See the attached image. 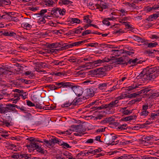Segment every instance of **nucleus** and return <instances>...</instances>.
Here are the masks:
<instances>
[{
    "label": "nucleus",
    "instance_id": "1",
    "mask_svg": "<svg viewBox=\"0 0 159 159\" xmlns=\"http://www.w3.org/2000/svg\"><path fill=\"white\" fill-rule=\"evenodd\" d=\"M146 70L147 71L146 73L142 72L137 76L136 78L141 79L143 81H152L159 75V66L148 67Z\"/></svg>",
    "mask_w": 159,
    "mask_h": 159
},
{
    "label": "nucleus",
    "instance_id": "2",
    "mask_svg": "<svg viewBox=\"0 0 159 159\" xmlns=\"http://www.w3.org/2000/svg\"><path fill=\"white\" fill-rule=\"evenodd\" d=\"M119 102L118 100H116L114 101L111 102L108 104H105L104 106L105 109L100 111L101 114L99 116H98L96 117L97 118L101 119V117L104 116L106 114H111L114 113V111L113 108L118 106L117 104Z\"/></svg>",
    "mask_w": 159,
    "mask_h": 159
},
{
    "label": "nucleus",
    "instance_id": "3",
    "mask_svg": "<svg viewBox=\"0 0 159 159\" xmlns=\"http://www.w3.org/2000/svg\"><path fill=\"white\" fill-rule=\"evenodd\" d=\"M117 137L111 134H107L106 136L104 139V143L107 145H114L118 144L119 142L116 141L115 140L116 139Z\"/></svg>",
    "mask_w": 159,
    "mask_h": 159
},
{
    "label": "nucleus",
    "instance_id": "4",
    "mask_svg": "<svg viewBox=\"0 0 159 159\" xmlns=\"http://www.w3.org/2000/svg\"><path fill=\"white\" fill-rule=\"evenodd\" d=\"M66 10L64 8H61L59 7H54L51 11L52 14L53 16L58 18L59 16H63L65 15Z\"/></svg>",
    "mask_w": 159,
    "mask_h": 159
},
{
    "label": "nucleus",
    "instance_id": "5",
    "mask_svg": "<svg viewBox=\"0 0 159 159\" xmlns=\"http://www.w3.org/2000/svg\"><path fill=\"white\" fill-rule=\"evenodd\" d=\"M84 42L85 41H80L72 43H64L62 47L61 48V50H64L72 48L74 46L80 45L82 43H84Z\"/></svg>",
    "mask_w": 159,
    "mask_h": 159
},
{
    "label": "nucleus",
    "instance_id": "6",
    "mask_svg": "<svg viewBox=\"0 0 159 159\" xmlns=\"http://www.w3.org/2000/svg\"><path fill=\"white\" fill-rule=\"evenodd\" d=\"M112 51L114 52V53H117L118 55H120V54L123 53V57L126 58V57H129L128 56L132 55L134 54V52L130 51H126V50H123L122 49L120 50H113Z\"/></svg>",
    "mask_w": 159,
    "mask_h": 159
},
{
    "label": "nucleus",
    "instance_id": "7",
    "mask_svg": "<svg viewBox=\"0 0 159 159\" xmlns=\"http://www.w3.org/2000/svg\"><path fill=\"white\" fill-rule=\"evenodd\" d=\"M71 83V87H70V88L72 89L76 96L79 97L81 96L83 93L82 88L80 86H74Z\"/></svg>",
    "mask_w": 159,
    "mask_h": 159
},
{
    "label": "nucleus",
    "instance_id": "8",
    "mask_svg": "<svg viewBox=\"0 0 159 159\" xmlns=\"http://www.w3.org/2000/svg\"><path fill=\"white\" fill-rule=\"evenodd\" d=\"M55 84L56 85L57 89L63 88H69L71 87V83L69 82H55Z\"/></svg>",
    "mask_w": 159,
    "mask_h": 159
},
{
    "label": "nucleus",
    "instance_id": "9",
    "mask_svg": "<svg viewBox=\"0 0 159 159\" xmlns=\"http://www.w3.org/2000/svg\"><path fill=\"white\" fill-rule=\"evenodd\" d=\"M148 108V105L143 106L141 111L139 113V115L141 116L143 118H145L148 115L149 112L147 110Z\"/></svg>",
    "mask_w": 159,
    "mask_h": 159
},
{
    "label": "nucleus",
    "instance_id": "10",
    "mask_svg": "<svg viewBox=\"0 0 159 159\" xmlns=\"http://www.w3.org/2000/svg\"><path fill=\"white\" fill-rule=\"evenodd\" d=\"M57 1V0H45L43 1V3L44 6L53 7Z\"/></svg>",
    "mask_w": 159,
    "mask_h": 159
},
{
    "label": "nucleus",
    "instance_id": "11",
    "mask_svg": "<svg viewBox=\"0 0 159 159\" xmlns=\"http://www.w3.org/2000/svg\"><path fill=\"white\" fill-rule=\"evenodd\" d=\"M94 88H90L87 89H86L85 95L86 97L89 98V97H92L94 95Z\"/></svg>",
    "mask_w": 159,
    "mask_h": 159
},
{
    "label": "nucleus",
    "instance_id": "12",
    "mask_svg": "<svg viewBox=\"0 0 159 159\" xmlns=\"http://www.w3.org/2000/svg\"><path fill=\"white\" fill-rule=\"evenodd\" d=\"M128 57H126L125 58L122 57L116 59V64H123L127 65V61L128 60Z\"/></svg>",
    "mask_w": 159,
    "mask_h": 159
},
{
    "label": "nucleus",
    "instance_id": "13",
    "mask_svg": "<svg viewBox=\"0 0 159 159\" xmlns=\"http://www.w3.org/2000/svg\"><path fill=\"white\" fill-rule=\"evenodd\" d=\"M109 86V84L107 83H101L98 84V88L99 90H101L102 92H107V90H106V89Z\"/></svg>",
    "mask_w": 159,
    "mask_h": 159
},
{
    "label": "nucleus",
    "instance_id": "14",
    "mask_svg": "<svg viewBox=\"0 0 159 159\" xmlns=\"http://www.w3.org/2000/svg\"><path fill=\"white\" fill-rule=\"evenodd\" d=\"M86 98L84 97H83V98L76 97L72 101V104L73 106L80 105L83 102V100H85Z\"/></svg>",
    "mask_w": 159,
    "mask_h": 159
},
{
    "label": "nucleus",
    "instance_id": "15",
    "mask_svg": "<svg viewBox=\"0 0 159 159\" xmlns=\"http://www.w3.org/2000/svg\"><path fill=\"white\" fill-rule=\"evenodd\" d=\"M12 119L11 116H7L5 120H3V125L9 127L12 125V122H11Z\"/></svg>",
    "mask_w": 159,
    "mask_h": 159
},
{
    "label": "nucleus",
    "instance_id": "16",
    "mask_svg": "<svg viewBox=\"0 0 159 159\" xmlns=\"http://www.w3.org/2000/svg\"><path fill=\"white\" fill-rule=\"evenodd\" d=\"M10 110V108L7 107H4L2 104H0V113L5 114Z\"/></svg>",
    "mask_w": 159,
    "mask_h": 159
},
{
    "label": "nucleus",
    "instance_id": "17",
    "mask_svg": "<svg viewBox=\"0 0 159 159\" xmlns=\"http://www.w3.org/2000/svg\"><path fill=\"white\" fill-rule=\"evenodd\" d=\"M102 63V61L101 59H98L93 61L92 62H89V64L90 65H92L93 67L100 66Z\"/></svg>",
    "mask_w": 159,
    "mask_h": 159
},
{
    "label": "nucleus",
    "instance_id": "18",
    "mask_svg": "<svg viewBox=\"0 0 159 159\" xmlns=\"http://www.w3.org/2000/svg\"><path fill=\"white\" fill-rule=\"evenodd\" d=\"M14 93L12 94V97H13L15 98H20V90L16 89L12 90Z\"/></svg>",
    "mask_w": 159,
    "mask_h": 159
},
{
    "label": "nucleus",
    "instance_id": "19",
    "mask_svg": "<svg viewBox=\"0 0 159 159\" xmlns=\"http://www.w3.org/2000/svg\"><path fill=\"white\" fill-rule=\"evenodd\" d=\"M5 13V15H2V19L10 20L11 16H13L15 14V13L13 12H6Z\"/></svg>",
    "mask_w": 159,
    "mask_h": 159
},
{
    "label": "nucleus",
    "instance_id": "20",
    "mask_svg": "<svg viewBox=\"0 0 159 159\" xmlns=\"http://www.w3.org/2000/svg\"><path fill=\"white\" fill-rule=\"evenodd\" d=\"M128 60L127 61V65L128 64H132V65H134L139 63L138 61L139 59L137 58L135 59H129L128 57Z\"/></svg>",
    "mask_w": 159,
    "mask_h": 159
},
{
    "label": "nucleus",
    "instance_id": "21",
    "mask_svg": "<svg viewBox=\"0 0 159 159\" xmlns=\"http://www.w3.org/2000/svg\"><path fill=\"white\" fill-rule=\"evenodd\" d=\"M68 22L72 24L75 23L79 24L80 23V20L77 18H70L68 20Z\"/></svg>",
    "mask_w": 159,
    "mask_h": 159
},
{
    "label": "nucleus",
    "instance_id": "22",
    "mask_svg": "<svg viewBox=\"0 0 159 159\" xmlns=\"http://www.w3.org/2000/svg\"><path fill=\"white\" fill-rule=\"evenodd\" d=\"M132 38L134 40L137 41L138 43H143L145 42V39L144 38L139 37L137 36L134 35Z\"/></svg>",
    "mask_w": 159,
    "mask_h": 159
},
{
    "label": "nucleus",
    "instance_id": "23",
    "mask_svg": "<svg viewBox=\"0 0 159 159\" xmlns=\"http://www.w3.org/2000/svg\"><path fill=\"white\" fill-rule=\"evenodd\" d=\"M3 34L4 36L12 37L14 38H16V33L13 31L5 32Z\"/></svg>",
    "mask_w": 159,
    "mask_h": 159
},
{
    "label": "nucleus",
    "instance_id": "24",
    "mask_svg": "<svg viewBox=\"0 0 159 159\" xmlns=\"http://www.w3.org/2000/svg\"><path fill=\"white\" fill-rule=\"evenodd\" d=\"M50 64L53 66L54 65H60L62 66L65 65L63 61H60L59 60H54L53 61H52Z\"/></svg>",
    "mask_w": 159,
    "mask_h": 159
},
{
    "label": "nucleus",
    "instance_id": "25",
    "mask_svg": "<svg viewBox=\"0 0 159 159\" xmlns=\"http://www.w3.org/2000/svg\"><path fill=\"white\" fill-rule=\"evenodd\" d=\"M63 155L68 159H80V158H73L72 155L69 152L65 151L63 152Z\"/></svg>",
    "mask_w": 159,
    "mask_h": 159
},
{
    "label": "nucleus",
    "instance_id": "26",
    "mask_svg": "<svg viewBox=\"0 0 159 159\" xmlns=\"http://www.w3.org/2000/svg\"><path fill=\"white\" fill-rule=\"evenodd\" d=\"M73 2L69 0H60L59 3L61 5H70Z\"/></svg>",
    "mask_w": 159,
    "mask_h": 159
},
{
    "label": "nucleus",
    "instance_id": "27",
    "mask_svg": "<svg viewBox=\"0 0 159 159\" xmlns=\"http://www.w3.org/2000/svg\"><path fill=\"white\" fill-rule=\"evenodd\" d=\"M120 111L124 115H129L132 112V110H128L127 107L122 108L121 109Z\"/></svg>",
    "mask_w": 159,
    "mask_h": 159
},
{
    "label": "nucleus",
    "instance_id": "28",
    "mask_svg": "<svg viewBox=\"0 0 159 159\" xmlns=\"http://www.w3.org/2000/svg\"><path fill=\"white\" fill-rule=\"evenodd\" d=\"M21 25L22 27L27 30H30L32 28V25L28 23L23 22Z\"/></svg>",
    "mask_w": 159,
    "mask_h": 159
},
{
    "label": "nucleus",
    "instance_id": "29",
    "mask_svg": "<svg viewBox=\"0 0 159 159\" xmlns=\"http://www.w3.org/2000/svg\"><path fill=\"white\" fill-rule=\"evenodd\" d=\"M38 142H39L40 143H43L48 146H53L52 143V142L51 141V139L49 140H46V139H43V141H42L38 140Z\"/></svg>",
    "mask_w": 159,
    "mask_h": 159
},
{
    "label": "nucleus",
    "instance_id": "30",
    "mask_svg": "<svg viewBox=\"0 0 159 159\" xmlns=\"http://www.w3.org/2000/svg\"><path fill=\"white\" fill-rule=\"evenodd\" d=\"M53 146L54 145L55 143H57L58 144L60 145L61 141L60 139H58L57 138L53 137V138L51 139Z\"/></svg>",
    "mask_w": 159,
    "mask_h": 159
},
{
    "label": "nucleus",
    "instance_id": "31",
    "mask_svg": "<svg viewBox=\"0 0 159 159\" xmlns=\"http://www.w3.org/2000/svg\"><path fill=\"white\" fill-rule=\"evenodd\" d=\"M38 141L34 140V141L31 142L30 144L27 145V147L32 148H34L35 149H36V148H37V146L39 145V143H36V142Z\"/></svg>",
    "mask_w": 159,
    "mask_h": 159
},
{
    "label": "nucleus",
    "instance_id": "32",
    "mask_svg": "<svg viewBox=\"0 0 159 159\" xmlns=\"http://www.w3.org/2000/svg\"><path fill=\"white\" fill-rule=\"evenodd\" d=\"M55 44L54 43H52L50 44L48 46L50 49V52L51 53H54L56 52L55 50H57L58 49H55Z\"/></svg>",
    "mask_w": 159,
    "mask_h": 159
},
{
    "label": "nucleus",
    "instance_id": "33",
    "mask_svg": "<svg viewBox=\"0 0 159 159\" xmlns=\"http://www.w3.org/2000/svg\"><path fill=\"white\" fill-rule=\"evenodd\" d=\"M127 125L126 124L124 123L122 124H119L118 129L120 130H123L126 129L127 128Z\"/></svg>",
    "mask_w": 159,
    "mask_h": 159
},
{
    "label": "nucleus",
    "instance_id": "34",
    "mask_svg": "<svg viewBox=\"0 0 159 159\" xmlns=\"http://www.w3.org/2000/svg\"><path fill=\"white\" fill-rule=\"evenodd\" d=\"M159 16V15L155 13L149 16L148 19L149 20L152 21L154 19H156Z\"/></svg>",
    "mask_w": 159,
    "mask_h": 159
},
{
    "label": "nucleus",
    "instance_id": "35",
    "mask_svg": "<svg viewBox=\"0 0 159 159\" xmlns=\"http://www.w3.org/2000/svg\"><path fill=\"white\" fill-rule=\"evenodd\" d=\"M72 103H73L72 101L69 100L62 104L61 106L63 107H68L70 105H73Z\"/></svg>",
    "mask_w": 159,
    "mask_h": 159
},
{
    "label": "nucleus",
    "instance_id": "36",
    "mask_svg": "<svg viewBox=\"0 0 159 159\" xmlns=\"http://www.w3.org/2000/svg\"><path fill=\"white\" fill-rule=\"evenodd\" d=\"M159 8V5H155L152 7L148 8V11H154Z\"/></svg>",
    "mask_w": 159,
    "mask_h": 159
},
{
    "label": "nucleus",
    "instance_id": "37",
    "mask_svg": "<svg viewBox=\"0 0 159 159\" xmlns=\"http://www.w3.org/2000/svg\"><path fill=\"white\" fill-rule=\"evenodd\" d=\"M84 30V29L81 27H78L77 28L73 30L74 33L78 34L80 33L81 31Z\"/></svg>",
    "mask_w": 159,
    "mask_h": 159
},
{
    "label": "nucleus",
    "instance_id": "38",
    "mask_svg": "<svg viewBox=\"0 0 159 159\" xmlns=\"http://www.w3.org/2000/svg\"><path fill=\"white\" fill-rule=\"evenodd\" d=\"M31 100L34 102V103L38 102H39L38 96L36 94H34L31 96Z\"/></svg>",
    "mask_w": 159,
    "mask_h": 159
},
{
    "label": "nucleus",
    "instance_id": "39",
    "mask_svg": "<svg viewBox=\"0 0 159 159\" xmlns=\"http://www.w3.org/2000/svg\"><path fill=\"white\" fill-rule=\"evenodd\" d=\"M150 91H152L151 89H150L148 88H146L141 90L139 91V92H140V94L145 93L146 95H149V94L148 93H147Z\"/></svg>",
    "mask_w": 159,
    "mask_h": 159
},
{
    "label": "nucleus",
    "instance_id": "40",
    "mask_svg": "<svg viewBox=\"0 0 159 159\" xmlns=\"http://www.w3.org/2000/svg\"><path fill=\"white\" fill-rule=\"evenodd\" d=\"M20 97H21L24 100L27 98V94L26 92H24L22 89L20 90Z\"/></svg>",
    "mask_w": 159,
    "mask_h": 159
},
{
    "label": "nucleus",
    "instance_id": "41",
    "mask_svg": "<svg viewBox=\"0 0 159 159\" xmlns=\"http://www.w3.org/2000/svg\"><path fill=\"white\" fill-rule=\"evenodd\" d=\"M61 146H62V147H63L64 148H70L71 147L68 144L62 141H61V143H60V144Z\"/></svg>",
    "mask_w": 159,
    "mask_h": 159
},
{
    "label": "nucleus",
    "instance_id": "42",
    "mask_svg": "<svg viewBox=\"0 0 159 159\" xmlns=\"http://www.w3.org/2000/svg\"><path fill=\"white\" fill-rule=\"evenodd\" d=\"M135 116H128L125 118H123L122 119V120L124 121H128L130 120H133L135 118Z\"/></svg>",
    "mask_w": 159,
    "mask_h": 159
},
{
    "label": "nucleus",
    "instance_id": "43",
    "mask_svg": "<svg viewBox=\"0 0 159 159\" xmlns=\"http://www.w3.org/2000/svg\"><path fill=\"white\" fill-rule=\"evenodd\" d=\"M34 103H35V104L34 106L36 108L39 109H46V107H43L42 106V105L41 104H39V102H35Z\"/></svg>",
    "mask_w": 159,
    "mask_h": 159
},
{
    "label": "nucleus",
    "instance_id": "44",
    "mask_svg": "<svg viewBox=\"0 0 159 159\" xmlns=\"http://www.w3.org/2000/svg\"><path fill=\"white\" fill-rule=\"evenodd\" d=\"M54 43L55 44V49H58L57 50H56V51L61 50V48L62 47L64 44L62 45H61V44H60L58 43Z\"/></svg>",
    "mask_w": 159,
    "mask_h": 159
},
{
    "label": "nucleus",
    "instance_id": "45",
    "mask_svg": "<svg viewBox=\"0 0 159 159\" xmlns=\"http://www.w3.org/2000/svg\"><path fill=\"white\" fill-rule=\"evenodd\" d=\"M107 123L112 124L114 121V119L112 117H109L106 118Z\"/></svg>",
    "mask_w": 159,
    "mask_h": 159
},
{
    "label": "nucleus",
    "instance_id": "46",
    "mask_svg": "<svg viewBox=\"0 0 159 159\" xmlns=\"http://www.w3.org/2000/svg\"><path fill=\"white\" fill-rule=\"evenodd\" d=\"M24 74L26 76L29 75V77L30 78H31L34 76V74L31 71H26L25 72Z\"/></svg>",
    "mask_w": 159,
    "mask_h": 159
},
{
    "label": "nucleus",
    "instance_id": "47",
    "mask_svg": "<svg viewBox=\"0 0 159 159\" xmlns=\"http://www.w3.org/2000/svg\"><path fill=\"white\" fill-rule=\"evenodd\" d=\"M158 44L157 42H154L153 43H147L146 44V45L147 46L148 48H153L156 47L157 45Z\"/></svg>",
    "mask_w": 159,
    "mask_h": 159
},
{
    "label": "nucleus",
    "instance_id": "48",
    "mask_svg": "<svg viewBox=\"0 0 159 159\" xmlns=\"http://www.w3.org/2000/svg\"><path fill=\"white\" fill-rule=\"evenodd\" d=\"M48 16L45 15L44 16V17H42L40 18L38 22L40 24H44L45 23V20L44 18V17L47 18Z\"/></svg>",
    "mask_w": 159,
    "mask_h": 159
},
{
    "label": "nucleus",
    "instance_id": "49",
    "mask_svg": "<svg viewBox=\"0 0 159 159\" xmlns=\"http://www.w3.org/2000/svg\"><path fill=\"white\" fill-rule=\"evenodd\" d=\"M159 116V112L157 113V112L155 113H151V118H149V120H150L151 118L152 119V120L155 119V116Z\"/></svg>",
    "mask_w": 159,
    "mask_h": 159
},
{
    "label": "nucleus",
    "instance_id": "50",
    "mask_svg": "<svg viewBox=\"0 0 159 159\" xmlns=\"http://www.w3.org/2000/svg\"><path fill=\"white\" fill-rule=\"evenodd\" d=\"M11 158L15 159H18L19 157V154L17 152H14L12 155L11 156Z\"/></svg>",
    "mask_w": 159,
    "mask_h": 159
},
{
    "label": "nucleus",
    "instance_id": "51",
    "mask_svg": "<svg viewBox=\"0 0 159 159\" xmlns=\"http://www.w3.org/2000/svg\"><path fill=\"white\" fill-rule=\"evenodd\" d=\"M108 20H109L107 18L103 20L102 23L104 25L109 26L110 24V23Z\"/></svg>",
    "mask_w": 159,
    "mask_h": 159
},
{
    "label": "nucleus",
    "instance_id": "52",
    "mask_svg": "<svg viewBox=\"0 0 159 159\" xmlns=\"http://www.w3.org/2000/svg\"><path fill=\"white\" fill-rule=\"evenodd\" d=\"M90 64H89V62L88 63H86L84 65H82L81 67L83 68H85L86 69H90L91 68V66H90Z\"/></svg>",
    "mask_w": 159,
    "mask_h": 159
},
{
    "label": "nucleus",
    "instance_id": "53",
    "mask_svg": "<svg viewBox=\"0 0 159 159\" xmlns=\"http://www.w3.org/2000/svg\"><path fill=\"white\" fill-rule=\"evenodd\" d=\"M36 150L38 152H41L42 153L44 154V149L41 148V147H39V145L37 148H36Z\"/></svg>",
    "mask_w": 159,
    "mask_h": 159
},
{
    "label": "nucleus",
    "instance_id": "54",
    "mask_svg": "<svg viewBox=\"0 0 159 159\" xmlns=\"http://www.w3.org/2000/svg\"><path fill=\"white\" fill-rule=\"evenodd\" d=\"M84 22L86 23H91L92 22V21L89 18V16L87 17H84Z\"/></svg>",
    "mask_w": 159,
    "mask_h": 159
},
{
    "label": "nucleus",
    "instance_id": "55",
    "mask_svg": "<svg viewBox=\"0 0 159 159\" xmlns=\"http://www.w3.org/2000/svg\"><path fill=\"white\" fill-rule=\"evenodd\" d=\"M84 155L83 156L86 155L87 154L89 155L90 154H93V151L91 150H85L84 152Z\"/></svg>",
    "mask_w": 159,
    "mask_h": 159
},
{
    "label": "nucleus",
    "instance_id": "56",
    "mask_svg": "<svg viewBox=\"0 0 159 159\" xmlns=\"http://www.w3.org/2000/svg\"><path fill=\"white\" fill-rule=\"evenodd\" d=\"M92 31L90 30H87L83 32L82 33V36H84L86 35L91 34Z\"/></svg>",
    "mask_w": 159,
    "mask_h": 159
},
{
    "label": "nucleus",
    "instance_id": "57",
    "mask_svg": "<svg viewBox=\"0 0 159 159\" xmlns=\"http://www.w3.org/2000/svg\"><path fill=\"white\" fill-rule=\"evenodd\" d=\"M134 155L126 154L125 159H134Z\"/></svg>",
    "mask_w": 159,
    "mask_h": 159
},
{
    "label": "nucleus",
    "instance_id": "58",
    "mask_svg": "<svg viewBox=\"0 0 159 159\" xmlns=\"http://www.w3.org/2000/svg\"><path fill=\"white\" fill-rule=\"evenodd\" d=\"M138 87L137 86L136 84H134L132 85H131L128 87V89L129 90H131Z\"/></svg>",
    "mask_w": 159,
    "mask_h": 159
},
{
    "label": "nucleus",
    "instance_id": "59",
    "mask_svg": "<svg viewBox=\"0 0 159 159\" xmlns=\"http://www.w3.org/2000/svg\"><path fill=\"white\" fill-rule=\"evenodd\" d=\"M142 159H157V158L156 157H149L146 156H144L142 157Z\"/></svg>",
    "mask_w": 159,
    "mask_h": 159
},
{
    "label": "nucleus",
    "instance_id": "60",
    "mask_svg": "<svg viewBox=\"0 0 159 159\" xmlns=\"http://www.w3.org/2000/svg\"><path fill=\"white\" fill-rule=\"evenodd\" d=\"M103 69L102 67H100L94 70V71L96 73V74H99L101 73V72H103L102 70Z\"/></svg>",
    "mask_w": 159,
    "mask_h": 159
},
{
    "label": "nucleus",
    "instance_id": "61",
    "mask_svg": "<svg viewBox=\"0 0 159 159\" xmlns=\"http://www.w3.org/2000/svg\"><path fill=\"white\" fill-rule=\"evenodd\" d=\"M48 87L52 90H55L57 89V88L56 85L53 84H49L48 86Z\"/></svg>",
    "mask_w": 159,
    "mask_h": 159
},
{
    "label": "nucleus",
    "instance_id": "62",
    "mask_svg": "<svg viewBox=\"0 0 159 159\" xmlns=\"http://www.w3.org/2000/svg\"><path fill=\"white\" fill-rule=\"evenodd\" d=\"M26 103L27 105L29 107H34L35 106V104L32 103L31 101L29 100H26Z\"/></svg>",
    "mask_w": 159,
    "mask_h": 159
},
{
    "label": "nucleus",
    "instance_id": "63",
    "mask_svg": "<svg viewBox=\"0 0 159 159\" xmlns=\"http://www.w3.org/2000/svg\"><path fill=\"white\" fill-rule=\"evenodd\" d=\"M11 20L14 22H18L19 21V19L16 17L13 16H12L10 17V19Z\"/></svg>",
    "mask_w": 159,
    "mask_h": 159
},
{
    "label": "nucleus",
    "instance_id": "64",
    "mask_svg": "<svg viewBox=\"0 0 159 159\" xmlns=\"http://www.w3.org/2000/svg\"><path fill=\"white\" fill-rule=\"evenodd\" d=\"M101 138V136L100 135H98L94 137V141H96L98 142H102V141L101 140L100 138Z\"/></svg>",
    "mask_w": 159,
    "mask_h": 159
}]
</instances>
